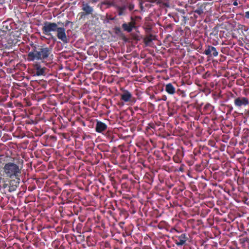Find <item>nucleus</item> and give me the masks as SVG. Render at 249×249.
I'll return each mask as SVG.
<instances>
[{
    "label": "nucleus",
    "instance_id": "obj_2",
    "mask_svg": "<svg viewBox=\"0 0 249 249\" xmlns=\"http://www.w3.org/2000/svg\"><path fill=\"white\" fill-rule=\"evenodd\" d=\"M51 51L47 47L41 48L39 51L34 50L28 53V60L34 61L35 60H44L48 57Z\"/></svg>",
    "mask_w": 249,
    "mask_h": 249
},
{
    "label": "nucleus",
    "instance_id": "obj_5",
    "mask_svg": "<svg viewBox=\"0 0 249 249\" xmlns=\"http://www.w3.org/2000/svg\"><path fill=\"white\" fill-rule=\"evenodd\" d=\"M249 104V100L246 97H238L235 99L234 104L236 106L240 107L242 106H247Z\"/></svg>",
    "mask_w": 249,
    "mask_h": 249
},
{
    "label": "nucleus",
    "instance_id": "obj_18",
    "mask_svg": "<svg viewBox=\"0 0 249 249\" xmlns=\"http://www.w3.org/2000/svg\"><path fill=\"white\" fill-rule=\"evenodd\" d=\"M237 4H238V3H237V2L236 1H234V2H233V5H234V6H237Z\"/></svg>",
    "mask_w": 249,
    "mask_h": 249
},
{
    "label": "nucleus",
    "instance_id": "obj_9",
    "mask_svg": "<svg viewBox=\"0 0 249 249\" xmlns=\"http://www.w3.org/2000/svg\"><path fill=\"white\" fill-rule=\"evenodd\" d=\"M131 97V93L127 90L124 91L123 93L121 95V100L125 102H127L130 101Z\"/></svg>",
    "mask_w": 249,
    "mask_h": 249
},
{
    "label": "nucleus",
    "instance_id": "obj_14",
    "mask_svg": "<svg viewBox=\"0 0 249 249\" xmlns=\"http://www.w3.org/2000/svg\"><path fill=\"white\" fill-rule=\"evenodd\" d=\"M195 12L199 15H201L204 13L203 10L201 8H199L195 10Z\"/></svg>",
    "mask_w": 249,
    "mask_h": 249
},
{
    "label": "nucleus",
    "instance_id": "obj_3",
    "mask_svg": "<svg viewBox=\"0 0 249 249\" xmlns=\"http://www.w3.org/2000/svg\"><path fill=\"white\" fill-rule=\"evenodd\" d=\"M58 28V25L56 23L46 21L44 23L42 30L44 34L51 36V38L55 40L56 39L52 35L51 32L56 31Z\"/></svg>",
    "mask_w": 249,
    "mask_h": 249
},
{
    "label": "nucleus",
    "instance_id": "obj_1",
    "mask_svg": "<svg viewBox=\"0 0 249 249\" xmlns=\"http://www.w3.org/2000/svg\"><path fill=\"white\" fill-rule=\"evenodd\" d=\"M5 176L10 178H15L19 180L21 173L22 167L14 162H7L3 167Z\"/></svg>",
    "mask_w": 249,
    "mask_h": 249
},
{
    "label": "nucleus",
    "instance_id": "obj_16",
    "mask_svg": "<svg viewBox=\"0 0 249 249\" xmlns=\"http://www.w3.org/2000/svg\"><path fill=\"white\" fill-rule=\"evenodd\" d=\"M160 0H150V1L151 2H157V3H159V2H160Z\"/></svg>",
    "mask_w": 249,
    "mask_h": 249
},
{
    "label": "nucleus",
    "instance_id": "obj_19",
    "mask_svg": "<svg viewBox=\"0 0 249 249\" xmlns=\"http://www.w3.org/2000/svg\"><path fill=\"white\" fill-rule=\"evenodd\" d=\"M111 20H113L114 19V18H110Z\"/></svg>",
    "mask_w": 249,
    "mask_h": 249
},
{
    "label": "nucleus",
    "instance_id": "obj_6",
    "mask_svg": "<svg viewBox=\"0 0 249 249\" xmlns=\"http://www.w3.org/2000/svg\"><path fill=\"white\" fill-rule=\"evenodd\" d=\"M205 53L206 55H213V56H216L218 54L216 48L213 46H208V48L206 49Z\"/></svg>",
    "mask_w": 249,
    "mask_h": 249
},
{
    "label": "nucleus",
    "instance_id": "obj_13",
    "mask_svg": "<svg viewBox=\"0 0 249 249\" xmlns=\"http://www.w3.org/2000/svg\"><path fill=\"white\" fill-rule=\"evenodd\" d=\"M83 10L86 12L87 14L91 13L92 9L88 4H84Z\"/></svg>",
    "mask_w": 249,
    "mask_h": 249
},
{
    "label": "nucleus",
    "instance_id": "obj_7",
    "mask_svg": "<svg viewBox=\"0 0 249 249\" xmlns=\"http://www.w3.org/2000/svg\"><path fill=\"white\" fill-rule=\"evenodd\" d=\"M107 128V125L101 121H98L96 125V131L98 133H102Z\"/></svg>",
    "mask_w": 249,
    "mask_h": 249
},
{
    "label": "nucleus",
    "instance_id": "obj_10",
    "mask_svg": "<svg viewBox=\"0 0 249 249\" xmlns=\"http://www.w3.org/2000/svg\"><path fill=\"white\" fill-rule=\"evenodd\" d=\"M165 91L169 94L173 95L176 92V89L171 83H168L166 85Z\"/></svg>",
    "mask_w": 249,
    "mask_h": 249
},
{
    "label": "nucleus",
    "instance_id": "obj_17",
    "mask_svg": "<svg viewBox=\"0 0 249 249\" xmlns=\"http://www.w3.org/2000/svg\"><path fill=\"white\" fill-rule=\"evenodd\" d=\"M122 14H123V12H122V11H119L118 15H119V16H121V15H122Z\"/></svg>",
    "mask_w": 249,
    "mask_h": 249
},
{
    "label": "nucleus",
    "instance_id": "obj_8",
    "mask_svg": "<svg viewBox=\"0 0 249 249\" xmlns=\"http://www.w3.org/2000/svg\"><path fill=\"white\" fill-rule=\"evenodd\" d=\"M135 21H131L127 23H124L122 25V27L123 28L124 31H126L128 32H130L132 31L133 28H135Z\"/></svg>",
    "mask_w": 249,
    "mask_h": 249
},
{
    "label": "nucleus",
    "instance_id": "obj_15",
    "mask_svg": "<svg viewBox=\"0 0 249 249\" xmlns=\"http://www.w3.org/2000/svg\"><path fill=\"white\" fill-rule=\"evenodd\" d=\"M245 17L248 18V19H249V11H247L245 12Z\"/></svg>",
    "mask_w": 249,
    "mask_h": 249
},
{
    "label": "nucleus",
    "instance_id": "obj_11",
    "mask_svg": "<svg viewBox=\"0 0 249 249\" xmlns=\"http://www.w3.org/2000/svg\"><path fill=\"white\" fill-rule=\"evenodd\" d=\"M178 241L176 242L178 246H181L183 245L186 241V235L185 234H182L178 237Z\"/></svg>",
    "mask_w": 249,
    "mask_h": 249
},
{
    "label": "nucleus",
    "instance_id": "obj_12",
    "mask_svg": "<svg viewBox=\"0 0 249 249\" xmlns=\"http://www.w3.org/2000/svg\"><path fill=\"white\" fill-rule=\"evenodd\" d=\"M36 75L37 76L42 75L44 74L45 69L41 68L39 65H36Z\"/></svg>",
    "mask_w": 249,
    "mask_h": 249
},
{
    "label": "nucleus",
    "instance_id": "obj_4",
    "mask_svg": "<svg viewBox=\"0 0 249 249\" xmlns=\"http://www.w3.org/2000/svg\"><path fill=\"white\" fill-rule=\"evenodd\" d=\"M57 37L64 43H68L69 41V38L66 34V30L64 28L58 27L56 30Z\"/></svg>",
    "mask_w": 249,
    "mask_h": 249
}]
</instances>
